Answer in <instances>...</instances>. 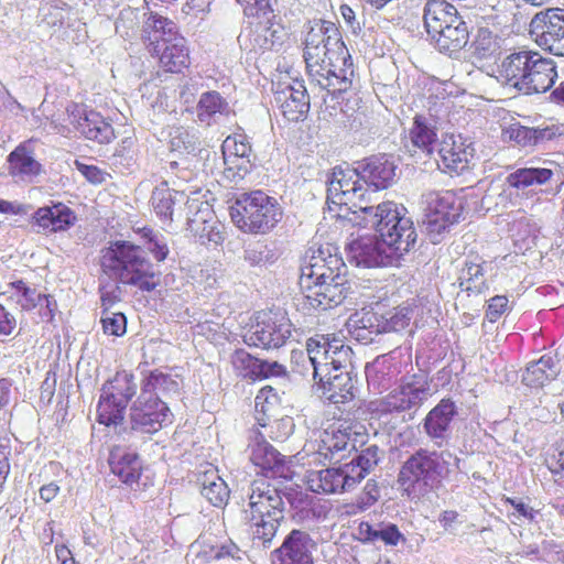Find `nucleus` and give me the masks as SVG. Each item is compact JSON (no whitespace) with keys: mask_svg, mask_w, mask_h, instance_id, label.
Returning a JSON list of instances; mask_svg holds the SVG:
<instances>
[{"mask_svg":"<svg viewBox=\"0 0 564 564\" xmlns=\"http://www.w3.org/2000/svg\"><path fill=\"white\" fill-rule=\"evenodd\" d=\"M77 220L75 212L63 203H52L37 208L31 217V224L39 227V234L67 231Z\"/></svg>","mask_w":564,"mask_h":564,"instance_id":"25","label":"nucleus"},{"mask_svg":"<svg viewBox=\"0 0 564 564\" xmlns=\"http://www.w3.org/2000/svg\"><path fill=\"white\" fill-rule=\"evenodd\" d=\"M352 370L330 371L323 380H314L322 390V397L334 404L346 403L354 399Z\"/></svg>","mask_w":564,"mask_h":564,"instance_id":"31","label":"nucleus"},{"mask_svg":"<svg viewBox=\"0 0 564 564\" xmlns=\"http://www.w3.org/2000/svg\"><path fill=\"white\" fill-rule=\"evenodd\" d=\"M100 265L110 279L142 292H152L159 285L153 264L145 250L127 240H117L102 250Z\"/></svg>","mask_w":564,"mask_h":564,"instance_id":"6","label":"nucleus"},{"mask_svg":"<svg viewBox=\"0 0 564 564\" xmlns=\"http://www.w3.org/2000/svg\"><path fill=\"white\" fill-rule=\"evenodd\" d=\"M184 199V192H177L169 188L166 182H162L156 186L151 195L153 210L163 223H171L173 220L172 216L174 205Z\"/></svg>","mask_w":564,"mask_h":564,"instance_id":"38","label":"nucleus"},{"mask_svg":"<svg viewBox=\"0 0 564 564\" xmlns=\"http://www.w3.org/2000/svg\"><path fill=\"white\" fill-rule=\"evenodd\" d=\"M151 53L159 57L160 66L169 73H182L191 65L187 40L183 35L172 42H163Z\"/></svg>","mask_w":564,"mask_h":564,"instance_id":"30","label":"nucleus"},{"mask_svg":"<svg viewBox=\"0 0 564 564\" xmlns=\"http://www.w3.org/2000/svg\"><path fill=\"white\" fill-rule=\"evenodd\" d=\"M561 373L560 359L549 354L529 362L522 373L523 384L530 388H542Z\"/></svg>","mask_w":564,"mask_h":564,"instance_id":"34","label":"nucleus"},{"mask_svg":"<svg viewBox=\"0 0 564 564\" xmlns=\"http://www.w3.org/2000/svg\"><path fill=\"white\" fill-rule=\"evenodd\" d=\"M458 280L460 290L468 295L481 294L489 289L484 279V269L479 263L466 261Z\"/></svg>","mask_w":564,"mask_h":564,"instance_id":"43","label":"nucleus"},{"mask_svg":"<svg viewBox=\"0 0 564 564\" xmlns=\"http://www.w3.org/2000/svg\"><path fill=\"white\" fill-rule=\"evenodd\" d=\"M469 39L470 28L459 14L455 22H452L432 41L440 53L453 57L469 44Z\"/></svg>","mask_w":564,"mask_h":564,"instance_id":"29","label":"nucleus"},{"mask_svg":"<svg viewBox=\"0 0 564 564\" xmlns=\"http://www.w3.org/2000/svg\"><path fill=\"white\" fill-rule=\"evenodd\" d=\"M357 171L369 192L376 193L390 187L395 178L398 165L393 155L379 153L355 162Z\"/></svg>","mask_w":564,"mask_h":564,"instance_id":"19","label":"nucleus"},{"mask_svg":"<svg viewBox=\"0 0 564 564\" xmlns=\"http://www.w3.org/2000/svg\"><path fill=\"white\" fill-rule=\"evenodd\" d=\"M100 322L106 335L121 337L127 333V316L121 312L101 314Z\"/></svg>","mask_w":564,"mask_h":564,"instance_id":"61","label":"nucleus"},{"mask_svg":"<svg viewBox=\"0 0 564 564\" xmlns=\"http://www.w3.org/2000/svg\"><path fill=\"white\" fill-rule=\"evenodd\" d=\"M430 383L424 375H414L400 386L398 390L390 392L386 398L389 411L404 412L414 410L423 404L430 395Z\"/></svg>","mask_w":564,"mask_h":564,"instance_id":"20","label":"nucleus"},{"mask_svg":"<svg viewBox=\"0 0 564 564\" xmlns=\"http://www.w3.org/2000/svg\"><path fill=\"white\" fill-rule=\"evenodd\" d=\"M253 43L262 51H279L283 43L282 31L262 28L261 31L254 33Z\"/></svg>","mask_w":564,"mask_h":564,"instance_id":"60","label":"nucleus"},{"mask_svg":"<svg viewBox=\"0 0 564 564\" xmlns=\"http://www.w3.org/2000/svg\"><path fill=\"white\" fill-rule=\"evenodd\" d=\"M111 164L120 169V172L130 171L135 164L134 141L131 138L121 140L111 156Z\"/></svg>","mask_w":564,"mask_h":564,"instance_id":"56","label":"nucleus"},{"mask_svg":"<svg viewBox=\"0 0 564 564\" xmlns=\"http://www.w3.org/2000/svg\"><path fill=\"white\" fill-rule=\"evenodd\" d=\"M250 460L267 478H286V457L274 448L262 434L256 433L248 446Z\"/></svg>","mask_w":564,"mask_h":564,"instance_id":"21","label":"nucleus"},{"mask_svg":"<svg viewBox=\"0 0 564 564\" xmlns=\"http://www.w3.org/2000/svg\"><path fill=\"white\" fill-rule=\"evenodd\" d=\"M291 336L289 318L273 312H259L256 323L243 335L248 346L263 349L280 348Z\"/></svg>","mask_w":564,"mask_h":564,"instance_id":"15","label":"nucleus"},{"mask_svg":"<svg viewBox=\"0 0 564 564\" xmlns=\"http://www.w3.org/2000/svg\"><path fill=\"white\" fill-rule=\"evenodd\" d=\"M300 288L306 303L326 311L344 302L350 291L347 267L332 245L311 248L301 265Z\"/></svg>","mask_w":564,"mask_h":564,"instance_id":"1","label":"nucleus"},{"mask_svg":"<svg viewBox=\"0 0 564 564\" xmlns=\"http://www.w3.org/2000/svg\"><path fill=\"white\" fill-rule=\"evenodd\" d=\"M87 140L96 141L99 144H107L115 138V130L108 121L102 124L96 126L94 129L87 128L85 133L82 134Z\"/></svg>","mask_w":564,"mask_h":564,"instance_id":"63","label":"nucleus"},{"mask_svg":"<svg viewBox=\"0 0 564 564\" xmlns=\"http://www.w3.org/2000/svg\"><path fill=\"white\" fill-rule=\"evenodd\" d=\"M327 57L318 61L317 64H310L307 72L322 89L339 98L352 84L354 65L349 52L337 57Z\"/></svg>","mask_w":564,"mask_h":564,"instance_id":"14","label":"nucleus"},{"mask_svg":"<svg viewBox=\"0 0 564 564\" xmlns=\"http://www.w3.org/2000/svg\"><path fill=\"white\" fill-rule=\"evenodd\" d=\"M224 155V176L231 183L237 184L242 181L246 175L251 173L254 167V160L237 156L226 151Z\"/></svg>","mask_w":564,"mask_h":564,"instance_id":"49","label":"nucleus"},{"mask_svg":"<svg viewBox=\"0 0 564 564\" xmlns=\"http://www.w3.org/2000/svg\"><path fill=\"white\" fill-rule=\"evenodd\" d=\"M325 20H318L313 23L306 33L304 40V53L303 57L306 64V68L310 64H317L318 61H322L321 52H322V42L324 39V28L326 25Z\"/></svg>","mask_w":564,"mask_h":564,"instance_id":"45","label":"nucleus"},{"mask_svg":"<svg viewBox=\"0 0 564 564\" xmlns=\"http://www.w3.org/2000/svg\"><path fill=\"white\" fill-rule=\"evenodd\" d=\"M354 534L364 544L382 543L386 546H397L406 541L398 525L387 521H361Z\"/></svg>","mask_w":564,"mask_h":564,"instance_id":"27","label":"nucleus"},{"mask_svg":"<svg viewBox=\"0 0 564 564\" xmlns=\"http://www.w3.org/2000/svg\"><path fill=\"white\" fill-rule=\"evenodd\" d=\"M564 22V8L552 7L536 12L529 23L531 40L543 51L547 52L554 46V36L562 29Z\"/></svg>","mask_w":564,"mask_h":564,"instance_id":"23","label":"nucleus"},{"mask_svg":"<svg viewBox=\"0 0 564 564\" xmlns=\"http://www.w3.org/2000/svg\"><path fill=\"white\" fill-rule=\"evenodd\" d=\"M69 123L74 126L75 130L83 134L89 129H94L98 124H102L107 120L97 111L88 110L79 105H72L67 108Z\"/></svg>","mask_w":564,"mask_h":564,"instance_id":"48","label":"nucleus"},{"mask_svg":"<svg viewBox=\"0 0 564 564\" xmlns=\"http://www.w3.org/2000/svg\"><path fill=\"white\" fill-rule=\"evenodd\" d=\"M109 465L113 475L127 486L138 485L142 474V460L134 451L111 452Z\"/></svg>","mask_w":564,"mask_h":564,"instance_id":"35","label":"nucleus"},{"mask_svg":"<svg viewBox=\"0 0 564 564\" xmlns=\"http://www.w3.org/2000/svg\"><path fill=\"white\" fill-rule=\"evenodd\" d=\"M243 259L251 267H265L275 262L278 259L273 249L264 241H253L248 243L243 249Z\"/></svg>","mask_w":564,"mask_h":564,"instance_id":"52","label":"nucleus"},{"mask_svg":"<svg viewBox=\"0 0 564 564\" xmlns=\"http://www.w3.org/2000/svg\"><path fill=\"white\" fill-rule=\"evenodd\" d=\"M200 143L195 133L183 127H175L170 132V148L172 152L181 154H195L200 150Z\"/></svg>","mask_w":564,"mask_h":564,"instance_id":"51","label":"nucleus"},{"mask_svg":"<svg viewBox=\"0 0 564 564\" xmlns=\"http://www.w3.org/2000/svg\"><path fill=\"white\" fill-rule=\"evenodd\" d=\"M316 543L311 534L301 529H292L280 546L270 553L271 564H314L313 550Z\"/></svg>","mask_w":564,"mask_h":564,"instance_id":"16","label":"nucleus"},{"mask_svg":"<svg viewBox=\"0 0 564 564\" xmlns=\"http://www.w3.org/2000/svg\"><path fill=\"white\" fill-rule=\"evenodd\" d=\"M546 466L557 485L564 486V441L557 444L555 453L546 458Z\"/></svg>","mask_w":564,"mask_h":564,"instance_id":"62","label":"nucleus"},{"mask_svg":"<svg viewBox=\"0 0 564 564\" xmlns=\"http://www.w3.org/2000/svg\"><path fill=\"white\" fill-rule=\"evenodd\" d=\"M449 451H430L420 447L402 464L398 481L413 499L427 498L444 487V480L451 474Z\"/></svg>","mask_w":564,"mask_h":564,"instance_id":"5","label":"nucleus"},{"mask_svg":"<svg viewBox=\"0 0 564 564\" xmlns=\"http://www.w3.org/2000/svg\"><path fill=\"white\" fill-rule=\"evenodd\" d=\"M502 84L521 95L531 96L550 90L557 78L555 62L533 50H514L498 66Z\"/></svg>","mask_w":564,"mask_h":564,"instance_id":"4","label":"nucleus"},{"mask_svg":"<svg viewBox=\"0 0 564 564\" xmlns=\"http://www.w3.org/2000/svg\"><path fill=\"white\" fill-rule=\"evenodd\" d=\"M283 491L264 479L253 480L248 491V503L242 509V521L248 528L252 546L269 550L279 528L285 520Z\"/></svg>","mask_w":564,"mask_h":564,"instance_id":"3","label":"nucleus"},{"mask_svg":"<svg viewBox=\"0 0 564 564\" xmlns=\"http://www.w3.org/2000/svg\"><path fill=\"white\" fill-rule=\"evenodd\" d=\"M324 39L322 42V59L335 56L336 58L341 54L348 52L345 43L343 42L341 34L335 23L327 21L324 28Z\"/></svg>","mask_w":564,"mask_h":564,"instance_id":"50","label":"nucleus"},{"mask_svg":"<svg viewBox=\"0 0 564 564\" xmlns=\"http://www.w3.org/2000/svg\"><path fill=\"white\" fill-rule=\"evenodd\" d=\"M368 195L369 191L357 171V164L354 163V167L336 166L334 169L332 178L328 181L327 200L348 206L352 210L351 220L355 224H358L360 215H364V208L373 206L367 204Z\"/></svg>","mask_w":564,"mask_h":564,"instance_id":"11","label":"nucleus"},{"mask_svg":"<svg viewBox=\"0 0 564 564\" xmlns=\"http://www.w3.org/2000/svg\"><path fill=\"white\" fill-rule=\"evenodd\" d=\"M459 13L446 0H426L423 8V23L431 40L455 22Z\"/></svg>","mask_w":564,"mask_h":564,"instance_id":"32","label":"nucleus"},{"mask_svg":"<svg viewBox=\"0 0 564 564\" xmlns=\"http://www.w3.org/2000/svg\"><path fill=\"white\" fill-rule=\"evenodd\" d=\"M223 154L231 153L237 156L246 159H252L256 161V155L252 154V148L249 142V138L245 133H235L234 135L227 137L221 145Z\"/></svg>","mask_w":564,"mask_h":564,"instance_id":"58","label":"nucleus"},{"mask_svg":"<svg viewBox=\"0 0 564 564\" xmlns=\"http://www.w3.org/2000/svg\"><path fill=\"white\" fill-rule=\"evenodd\" d=\"M379 447L370 445L365 449L358 451L354 458L344 465H340L345 480L347 479V487L349 490L354 489L370 470L379 462Z\"/></svg>","mask_w":564,"mask_h":564,"instance_id":"33","label":"nucleus"},{"mask_svg":"<svg viewBox=\"0 0 564 564\" xmlns=\"http://www.w3.org/2000/svg\"><path fill=\"white\" fill-rule=\"evenodd\" d=\"M317 489L324 494H341L349 491L348 480H345L340 466L329 467L317 471Z\"/></svg>","mask_w":564,"mask_h":564,"instance_id":"47","label":"nucleus"},{"mask_svg":"<svg viewBox=\"0 0 564 564\" xmlns=\"http://www.w3.org/2000/svg\"><path fill=\"white\" fill-rule=\"evenodd\" d=\"M367 441L364 425L339 421L321 433L317 454L325 460L338 463L351 452H358Z\"/></svg>","mask_w":564,"mask_h":564,"instance_id":"12","label":"nucleus"},{"mask_svg":"<svg viewBox=\"0 0 564 564\" xmlns=\"http://www.w3.org/2000/svg\"><path fill=\"white\" fill-rule=\"evenodd\" d=\"M475 149L462 135L445 138L438 149V169L451 175H460L469 169Z\"/></svg>","mask_w":564,"mask_h":564,"instance_id":"22","label":"nucleus"},{"mask_svg":"<svg viewBox=\"0 0 564 564\" xmlns=\"http://www.w3.org/2000/svg\"><path fill=\"white\" fill-rule=\"evenodd\" d=\"M97 422L107 427H113L116 435L131 446L137 443H147L155 432H137L131 426V404L116 399L101 391L97 404Z\"/></svg>","mask_w":564,"mask_h":564,"instance_id":"13","label":"nucleus"},{"mask_svg":"<svg viewBox=\"0 0 564 564\" xmlns=\"http://www.w3.org/2000/svg\"><path fill=\"white\" fill-rule=\"evenodd\" d=\"M355 317L350 318V334L361 344H371L376 340L377 336L387 333L383 325V314L367 311L360 315L356 314Z\"/></svg>","mask_w":564,"mask_h":564,"instance_id":"36","label":"nucleus"},{"mask_svg":"<svg viewBox=\"0 0 564 564\" xmlns=\"http://www.w3.org/2000/svg\"><path fill=\"white\" fill-rule=\"evenodd\" d=\"M9 285L15 290L17 303L22 310L32 311L43 305L42 293L37 292L34 288H30L24 281L17 280Z\"/></svg>","mask_w":564,"mask_h":564,"instance_id":"55","label":"nucleus"},{"mask_svg":"<svg viewBox=\"0 0 564 564\" xmlns=\"http://www.w3.org/2000/svg\"><path fill=\"white\" fill-rule=\"evenodd\" d=\"M498 50L497 36L488 28H478L468 46L471 56L479 61L490 58Z\"/></svg>","mask_w":564,"mask_h":564,"instance_id":"46","label":"nucleus"},{"mask_svg":"<svg viewBox=\"0 0 564 564\" xmlns=\"http://www.w3.org/2000/svg\"><path fill=\"white\" fill-rule=\"evenodd\" d=\"M230 107L226 98L216 90H208L200 95L196 112L200 122L210 124L217 115H228Z\"/></svg>","mask_w":564,"mask_h":564,"instance_id":"40","label":"nucleus"},{"mask_svg":"<svg viewBox=\"0 0 564 564\" xmlns=\"http://www.w3.org/2000/svg\"><path fill=\"white\" fill-rule=\"evenodd\" d=\"M357 225L373 229L397 258L416 247L417 234L413 220L405 215L403 206L399 207L393 202L364 208V215H360Z\"/></svg>","mask_w":564,"mask_h":564,"instance_id":"7","label":"nucleus"},{"mask_svg":"<svg viewBox=\"0 0 564 564\" xmlns=\"http://www.w3.org/2000/svg\"><path fill=\"white\" fill-rule=\"evenodd\" d=\"M6 164L15 183L32 184L43 173V165L34 158L30 141L17 145L8 154Z\"/></svg>","mask_w":564,"mask_h":564,"instance_id":"24","label":"nucleus"},{"mask_svg":"<svg viewBox=\"0 0 564 564\" xmlns=\"http://www.w3.org/2000/svg\"><path fill=\"white\" fill-rule=\"evenodd\" d=\"M188 213L192 214L187 217V225L192 231H198L200 225L208 224L214 218L212 206L206 202H198L196 199L187 200Z\"/></svg>","mask_w":564,"mask_h":564,"instance_id":"57","label":"nucleus"},{"mask_svg":"<svg viewBox=\"0 0 564 564\" xmlns=\"http://www.w3.org/2000/svg\"><path fill=\"white\" fill-rule=\"evenodd\" d=\"M234 366L241 371L245 378L261 380L269 377L285 375V368L278 361H268L250 355L243 349H238L232 356Z\"/></svg>","mask_w":564,"mask_h":564,"instance_id":"28","label":"nucleus"},{"mask_svg":"<svg viewBox=\"0 0 564 564\" xmlns=\"http://www.w3.org/2000/svg\"><path fill=\"white\" fill-rule=\"evenodd\" d=\"M410 140L413 148L430 155L433 153L437 140L436 128L429 122L426 117L416 115L410 129Z\"/></svg>","mask_w":564,"mask_h":564,"instance_id":"41","label":"nucleus"},{"mask_svg":"<svg viewBox=\"0 0 564 564\" xmlns=\"http://www.w3.org/2000/svg\"><path fill=\"white\" fill-rule=\"evenodd\" d=\"M457 415V406L449 398H443L432 408L419 425L432 444L438 448L447 445L452 436V423Z\"/></svg>","mask_w":564,"mask_h":564,"instance_id":"17","label":"nucleus"},{"mask_svg":"<svg viewBox=\"0 0 564 564\" xmlns=\"http://www.w3.org/2000/svg\"><path fill=\"white\" fill-rule=\"evenodd\" d=\"M308 361L313 368V379L323 380L330 371L352 370V349L335 334L315 336L306 340Z\"/></svg>","mask_w":564,"mask_h":564,"instance_id":"10","label":"nucleus"},{"mask_svg":"<svg viewBox=\"0 0 564 564\" xmlns=\"http://www.w3.org/2000/svg\"><path fill=\"white\" fill-rule=\"evenodd\" d=\"M181 383L176 377L159 369L143 375L140 394L131 403V426L137 432H160L171 425L174 414L163 398L177 397Z\"/></svg>","mask_w":564,"mask_h":564,"instance_id":"2","label":"nucleus"},{"mask_svg":"<svg viewBox=\"0 0 564 564\" xmlns=\"http://www.w3.org/2000/svg\"><path fill=\"white\" fill-rule=\"evenodd\" d=\"M145 31L148 32L150 53L158 50V45L163 42H172L174 37L182 36L173 21L156 13H150L145 22Z\"/></svg>","mask_w":564,"mask_h":564,"instance_id":"37","label":"nucleus"},{"mask_svg":"<svg viewBox=\"0 0 564 564\" xmlns=\"http://www.w3.org/2000/svg\"><path fill=\"white\" fill-rule=\"evenodd\" d=\"M229 209L235 226L246 234L264 235L283 217L278 199L261 189L237 195Z\"/></svg>","mask_w":564,"mask_h":564,"instance_id":"8","label":"nucleus"},{"mask_svg":"<svg viewBox=\"0 0 564 564\" xmlns=\"http://www.w3.org/2000/svg\"><path fill=\"white\" fill-rule=\"evenodd\" d=\"M200 495L206 498L210 505L221 507L226 503L229 497V489L227 484L217 475H204L202 480H198Z\"/></svg>","mask_w":564,"mask_h":564,"instance_id":"44","label":"nucleus"},{"mask_svg":"<svg viewBox=\"0 0 564 564\" xmlns=\"http://www.w3.org/2000/svg\"><path fill=\"white\" fill-rule=\"evenodd\" d=\"M420 204L423 212L421 226L434 245L459 223L464 210L462 198L451 191H427L422 194Z\"/></svg>","mask_w":564,"mask_h":564,"instance_id":"9","label":"nucleus"},{"mask_svg":"<svg viewBox=\"0 0 564 564\" xmlns=\"http://www.w3.org/2000/svg\"><path fill=\"white\" fill-rule=\"evenodd\" d=\"M274 99L280 104L281 111L289 121L303 120L311 108L310 96L302 79H295L285 88L278 90Z\"/></svg>","mask_w":564,"mask_h":564,"instance_id":"26","label":"nucleus"},{"mask_svg":"<svg viewBox=\"0 0 564 564\" xmlns=\"http://www.w3.org/2000/svg\"><path fill=\"white\" fill-rule=\"evenodd\" d=\"M346 251L350 262L364 268L388 267L400 259L376 236L359 237L350 241Z\"/></svg>","mask_w":564,"mask_h":564,"instance_id":"18","label":"nucleus"},{"mask_svg":"<svg viewBox=\"0 0 564 564\" xmlns=\"http://www.w3.org/2000/svg\"><path fill=\"white\" fill-rule=\"evenodd\" d=\"M412 313L413 311L410 307H398L383 315L386 332L398 333L405 329L411 323Z\"/></svg>","mask_w":564,"mask_h":564,"instance_id":"59","label":"nucleus"},{"mask_svg":"<svg viewBox=\"0 0 564 564\" xmlns=\"http://www.w3.org/2000/svg\"><path fill=\"white\" fill-rule=\"evenodd\" d=\"M140 386L137 383L132 373L127 371L117 372L113 379L107 380L101 391L113 395L116 399L130 405L133 401L132 398L137 394Z\"/></svg>","mask_w":564,"mask_h":564,"instance_id":"42","label":"nucleus"},{"mask_svg":"<svg viewBox=\"0 0 564 564\" xmlns=\"http://www.w3.org/2000/svg\"><path fill=\"white\" fill-rule=\"evenodd\" d=\"M554 176V171L549 167H519L509 173L506 184L516 189H524L531 186L543 185Z\"/></svg>","mask_w":564,"mask_h":564,"instance_id":"39","label":"nucleus"},{"mask_svg":"<svg viewBox=\"0 0 564 564\" xmlns=\"http://www.w3.org/2000/svg\"><path fill=\"white\" fill-rule=\"evenodd\" d=\"M271 434L270 437L274 440L284 441L294 432V421L291 416H284L280 420H274L270 425Z\"/></svg>","mask_w":564,"mask_h":564,"instance_id":"64","label":"nucleus"},{"mask_svg":"<svg viewBox=\"0 0 564 564\" xmlns=\"http://www.w3.org/2000/svg\"><path fill=\"white\" fill-rule=\"evenodd\" d=\"M241 553L240 547L230 539L219 543L204 542L203 554L210 561H221L225 558L240 560Z\"/></svg>","mask_w":564,"mask_h":564,"instance_id":"53","label":"nucleus"},{"mask_svg":"<svg viewBox=\"0 0 564 564\" xmlns=\"http://www.w3.org/2000/svg\"><path fill=\"white\" fill-rule=\"evenodd\" d=\"M141 237L144 240L145 248L158 262H163L167 258L170 249L167 239L163 234L144 227L141 230Z\"/></svg>","mask_w":564,"mask_h":564,"instance_id":"54","label":"nucleus"}]
</instances>
